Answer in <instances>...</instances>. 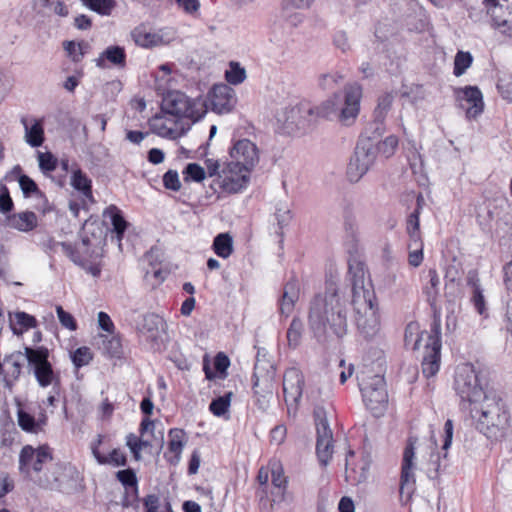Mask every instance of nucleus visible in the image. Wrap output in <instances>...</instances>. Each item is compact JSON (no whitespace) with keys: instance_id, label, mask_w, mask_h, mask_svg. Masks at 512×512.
Returning a JSON list of instances; mask_svg holds the SVG:
<instances>
[{"instance_id":"1","label":"nucleus","mask_w":512,"mask_h":512,"mask_svg":"<svg viewBox=\"0 0 512 512\" xmlns=\"http://www.w3.org/2000/svg\"><path fill=\"white\" fill-rule=\"evenodd\" d=\"M308 323L317 338L324 337L329 332L337 337L346 335L348 329L346 298L336 281L328 280L325 291L311 300Z\"/></svg>"},{"instance_id":"2","label":"nucleus","mask_w":512,"mask_h":512,"mask_svg":"<svg viewBox=\"0 0 512 512\" xmlns=\"http://www.w3.org/2000/svg\"><path fill=\"white\" fill-rule=\"evenodd\" d=\"M348 274L352 285L351 304L360 334L366 339L376 337L380 332V314L372 282L366 276V269L358 260L349 261Z\"/></svg>"},{"instance_id":"3","label":"nucleus","mask_w":512,"mask_h":512,"mask_svg":"<svg viewBox=\"0 0 512 512\" xmlns=\"http://www.w3.org/2000/svg\"><path fill=\"white\" fill-rule=\"evenodd\" d=\"M476 428L487 438L504 439L510 431V415L502 399L491 392L485 399L470 408Z\"/></svg>"},{"instance_id":"4","label":"nucleus","mask_w":512,"mask_h":512,"mask_svg":"<svg viewBox=\"0 0 512 512\" xmlns=\"http://www.w3.org/2000/svg\"><path fill=\"white\" fill-rule=\"evenodd\" d=\"M361 98L362 88L354 83L345 87L343 107H340L342 99L338 94H334L317 107L307 104V129L311 127L314 116L323 118L337 117L343 125L349 126L353 124L360 111Z\"/></svg>"},{"instance_id":"5","label":"nucleus","mask_w":512,"mask_h":512,"mask_svg":"<svg viewBox=\"0 0 512 512\" xmlns=\"http://www.w3.org/2000/svg\"><path fill=\"white\" fill-rule=\"evenodd\" d=\"M454 390L460 397L462 404L468 405L469 410L491 393L483 382L481 372L471 363H463L457 366L454 376Z\"/></svg>"},{"instance_id":"6","label":"nucleus","mask_w":512,"mask_h":512,"mask_svg":"<svg viewBox=\"0 0 512 512\" xmlns=\"http://www.w3.org/2000/svg\"><path fill=\"white\" fill-rule=\"evenodd\" d=\"M161 110L177 118L186 121L190 119L195 122L206 114L207 106L205 100L201 97L192 99L183 92L171 91L164 96Z\"/></svg>"},{"instance_id":"7","label":"nucleus","mask_w":512,"mask_h":512,"mask_svg":"<svg viewBox=\"0 0 512 512\" xmlns=\"http://www.w3.org/2000/svg\"><path fill=\"white\" fill-rule=\"evenodd\" d=\"M25 358L40 387L53 386L55 391L59 384V376L54 372L48 361L49 352L46 348L25 347Z\"/></svg>"},{"instance_id":"8","label":"nucleus","mask_w":512,"mask_h":512,"mask_svg":"<svg viewBox=\"0 0 512 512\" xmlns=\"http://www.w3.org/2000/svg\"><path fill=\"white\" fill-rule=\"evenodd\" d=\"M359 385L366 407L374 416L382 415L388 403V394L383 376H363Z\"/></svg>"},{"instance_id":"9","label":"nucleus","mask_w":512,"mask_h":512,"mask_svg":"<svg viewBox=\"0 0 512 512\" xmlns=\"http://www.w3.org/2000/svg\"><path fill=\"white\" fill-rule=\"evenodd\" d=\"M376 160V150L370 138L358 142L347 166V178L357 183L370 170Z\"/></svg>"},{"instance_id":"10","label":"nucleus","mask_w":512,"mask_h":512,"mask_svg":"<svg viewBox=\"0 0 512 512\" xmlns=\"http://www.w3.org/2000/svg\"><path fill=\"white\" fill-rule=\"evenodd\" d=\"M52 461L51 451L48 447L42 446L37 449L30 445L24 446L19 456V468L22 473L36 481L39 475H42L44 468H46Z\"/></svg>"},{"instance_id":"11","label":"nucleus","mask_w":512,"mask_h":512,"mask_svg":"<svg viewBox=\"0 0 512 512\" xmlns=\"http://www.w3.org/2000/svg\"><path fill=\"white\" fill-rule=\"evenodd\" d=\"M316 426V453L322 466H327L333 454V433L330 429L327 414L323 407L314 410Z\"/></svg>"},{"instance_id":"12","label":"nucleus","mask_w":512,"mask_h":512,"mask_svg":"<svg viewBox=\"0 0 512 512\" xmlns=\"http://www.w3.org/2000/svg\"><path fill=\"white\" fill-rule=\"evenodd\" d=\"M229 157L233 167H242L244 171H253L260 161L258 146L249 139H238L232 142Z\"/></svg>"},{"instance_id":"13","label":"nucleus","mask_w":512,"mask_h":512,"mask_svg":"<svg viewBox=\"0 0 512 512\" xmlns=\"http://www.w3.org/2000/svg\"><path fill=\"white\" fill-rule=\"evenodd\" d=\"M150 125L154 133L168 139L181 137L190 127L188 121L164 112L153 117Z\"/></svg>"},{"instance_id":"14","label":"nucleus","mask_w":512,"mask_h":512,"mask_svg":"<svg viewBox=\"0 0 512 512\" xmlns=\"http://www.w3.org/2000/svg\"><path fill=\"white\" fill-rule=\"evenodd\" d=\"M303 384L304 377L299 369L292 367L286 370L283 377V393L289 412L297 411L303 393Z\"/></svg>"},{"instance_id":"15","label":"nucleus","mask_w":512,"mask_h":512,"mask_svg":"<svg viewBox=\"0 0 512 512\" xmlns=\"http://www.w3.org/2000/svg\"><path fill=\"white\" fill-rule=\"evenodd\" d=\"M416 439L410 437L403 452L402 466H401V494L407 493L411 495L415 488V470H416V453H415Z\"/></svg>"},{"instance_id":"16","label":"nucleus","mask_w":512,"mask_h":512,"mask_svg":"<svg viewBox=\"0 0 512 512\" xmlns=\"http://www.w3.org/2000/svg\"><path fill=\"white\" fill-rule=\"evenodd\" d=\"M251 172L233 167V163L228 162L219 174V185L224 192L238 193L248 185Z\"/></svg>"},{"instance_id":"17","label":"nucleus","mask_w":512,"mask_h":512,"mask_svg":"<svg viewBox=\"0 0 512 512\" xmlns=\"http://www.w3.org/2000/svg\"><path fill=\"white\" fill-rule=\"evenodd\" d=\"M457 100L468 119H476L484 110L483 95L477 86H466L457 91Z\"/></svg>"},{"instance_id":"18","label":"nucleus","mask_w":512,"mask_h":512,"mask_svg":"<svg viewBox=\"0 0 512 512\" xmlns=\"http://www.w3.org/2000/svg\"><path fill=\"white\" fill-rule=\"evenodd\" d=\"M275 371L268 363L257 362L253 373V390L256 396L265 399L273 394Z\"/></svg>"},{"instance_id":"19","label":"nucleus","mask_w":512,"mask_h":512,"mask_svg":"<svg viewBox=\"0 0 512 512\" xmlns=\"http://www.w3.org/2000/svg\"><path fill=\"white\" fill-rule=\"evenodd\" d=\"M426 336L425 352L422 361L423 374L429 378L436 375L440 367L441 342L437 335L424 334Z\"/></svg>"},{"instance_id":"20","label":"nucleus","mask_w":512,"mask_h":512,"mask_svg":"<svg viewBox=\"0 0 512 512\" xmlns=\"http://www.w3.org/2000/svg\"><path fill=\"white\" fill-rule=\"evenodd\" d=\"M24 359L25 353L16 352L5 357L2 364H0V375L2 376L4 387L9 391L12 390L20 377Z\"/></svg>"},{"instance_id":"21","label":"nucleus","mask_w":512,"mask_h":512,"mask_svg":"<svg viewBox=\"0 0 512 512\" xmlns=\"http://www.w3.org/2000/svg\"><path fill=\"white\" fill-rule=\"evenodd\" d=\"M487 14L491 18V25L503 34L512 32V24L509 20L510 12L508 7L498 2V0L484 1Z\"/></svg>"},{"instance_id":"22","label":"nucleus","mask_w":512,"mask_h":512,"mask_svg":"<svg viewBox=\"0 0 512 512\" xmlns=\"http://www.w3.org/2000/svg\"><path fill=\"white\" fill-rule=\"evenodd\" d=\"M212 110L223 114L230 112L236 103L234 91L227 85H216L210 93Z\"/></svg>"},{"instance_id":"23","label":"nucleus","mask_w":512,"mask_h":512,"mask_svg":"<svg viewBox=\"0 0 512 512\" xmlns=\"http://www.w3.org/2000/svg\"><path fill=\"white\" fill-rule=\"evenodd\" d=\"M24 128V140L33 147H40L45 140L44 126L41 119L22 117L20 120Z\"/></svg>"},{"instance_id":"24","label":"nucleus","mask_w":512,"mask_h":512,"mask_svg":"<svg viewBox=\"0 0 512 512\" xmlns=\"http://www.w3.org/2000/svg\"><path fill=\"white\" fill-rule=\"evenodd\" d=\"M131 35L137 45L145 48L160 46L168 43V41L164 39V36L160 32H153L143 25L136 27L132 31Z\"/></svg>"},{"instance_id":"25","label":"nucleus","mask_w":512,"mask_h":512,"mask_svg":"<svg viewBox=\"0 0 512 512\" xmlns=\"http://www.w3.org/2000/svg\"><path fill=\"white\" fill-rule=\"evenodd\" d=\"M7 226L21 232H30L38 225V217L32 211H22L7 216Z\"/></svg>"},{"instance_id":"26","label":"nucleus","mask_w":512,"mask_h":512,"mask_svg":"<svg viewBox=\"0 0 512 512\" xmlns=\"http://www.w3.org/2000/svg\"><path fill=\"white\" fill-rule=\"evenodd\" d=\"M47 472L39 475L36 481L44 488L48 489H59L63 483V475L65 467L58 463H49L46 467Z\"/></svg>"},{"instance_id":"27","label":"nucleus","mask_w":512,"mask_h":512,"mask_svg":"<svg viewBox=\"0 0 512 512\" xmlns=\"http://www.w3.org/2000/svg\"><path fill=\"white\" fill-rule=\"evenodd\" d=\"M106 61L111 65L124 68L126 65V53L123 47L109 46L95 60L97 67L105 68Z\"/></svg>"},{"instance_id":"28","label":"nucleus","mask_w":512,"mask_h":512,"mask_svg":"<svg viewBox=\"0 0 512 512\" xmlns=\"http://www.w3.org/2000/svg\"><path fill=\"white\" fill-rule=\"evenodd\" d=\"M88 247V240L83 239L82 244L78 248H73L71 245L63 244L65 253L71 258V260L82 266L92 276L97 277L100 275L101 269L98 265H87L86 259L80 256V253L86 252Z\"/></svg>"},{"instance_id":"29","label":"nucleus","mask_w":512,"mask_h":512,"mask_svg":"<svg viewBox=\"0 0 512 512\" xmlns=\"http://www.w3.org/2000/svg\"><path fill=\"white\" fill-rule=\"evenodd\" d=\"M299 299V284L296 280L287 282L284 287L282 299L280 302V312L282 315L288 317L293 309L294 305Z\"/></svg>"},{"instance_id":"30","label":"nucleus","mask_w":512,"mask_h":512,"mask_svg":"<svg viewBox=\"0 0 512 512\" xmlns=\"http://www.w3.org/2000/svg\"><path fill=\"white\" fill-rule=\"evenodd\" d=\"M440 276L435 269H429L424 277L423 293L430 305H434L437 301L440 289Z\"/></svg>"},{"instance_id":"31","label":"nucleus","mask_w":512,"mask_h":512,"mask_svg":"<svg viewBox=\"0 0 512 512\" xmlns=\"http://www.w3.org/2000/svg\"><path fill=\"white\" fill-rule=\"evenodd\" d=\"M70 185L83 197L92 200V181L81 169L75 168L72 171Z\"/></svg>"},{"instance_id":"32","label":"nucleus","mask_w":512,"mask_h":512,"mask_svg":"<svg viewBox=\"0 0 512 512\" xmlns=\"http://www.w3.org/2000/svg\"><path fill=\"white\" fill-rule=\"evenodd\" d=\"M165 321L162 317L157 314L149 313L143 317V322L140 330L143 334H146L151 339H157L160 331L165 328Z\"/></svg>"},{"instance_id":"33","label":"nucleus","mask_w":512,"mask_h":512,"mask_svg":"<svg viewBox=\"0 0 512 512\" xmlns=\"http://www.w3.org/2000/svg\"><path fill=\"white\" fill-rule=\"evenodd\" d=\"M306 113V107L288 106L277 114L278 122L282 123L286 128L298 127L301 124V113Z\"/></svg>"},{"instance_id":"34","label":"nucleus","mask_w":512,"mask_h":512,"mask_svg":"<svg viewBox=\"0 0 512 512\" xmlns=\"http://www.w3.org/2000/svg\"><path fill=\"white\" fill-rule=\"evenodd\" d=\"M104 214L110 217L113 231L116 233L117 241L120 246L128 223L122 216L120 209L115 205H110L107 207Z\"/></svg>"},{"instance_id":"35","label":"nucleus","mask_w":512,"mask_h":512,"mask_svg":"<svg viewBox=\"0 0 512 512\" xmlns=\"http://www.w3.org/2000/svg\"><path fill=\"white\" fill-rule=\"evenodd\" d=\"M212 249L217 256L229 258L234 252L232 236L229 233L218 234L213 240Z\"/></svg>"},{"instance_id":"36","label":"nucleus","mask_w":512,"mask_h":512,"mask_svg":"<svg viewBox=\"0 0 512 512\" xmlns=\"http://www.w3.org/2000/svg\"><path fill=\"white\" fill-rule=\"evenodd\" d=\"M423 334H430L426 331H420L417 323H410L405 329V345L410 346L412 350H418L420 343L423 341L426 344V336Z\"/></svg>"},{"instance_id":"37","label":"nucleus","mask_w":512,"mask_h":512,"mask_svg":"<svg viewBox=\"0 0 512 512\" xmlns=\"http://www.w3.org/2000/svg\"><path fill=\"white\" fill-rule=\"evenodd\" d=\"M10 323L14 333H21L22 329L36 326L35 318L25 312H16L14 315H10Z\"/></svg>"},{"instance_id":"38","label":"nucleus","mask_w":512,"mask_h":512,"mask_svg":"<svg viewBox=\"0 0 512 512\" xmlns=\"http://www.w3.org/2000/svg\"><path fill=\"white\" fill-rule=\"evenodd\" d=\"M93 456L99 464H112L114 466H123L126 463V456L119 449H113L108 456L102 455L97 447H93Z\"/></svg>"},{"instance_id":"39","label":"nucleus","mask_w":512,"mask_h":512,"mask_svg":"<svg viewBox=\"0 0 512 512\" xmlns=\"http://www.w3.org/2000/svg\"><path fill=\"white\" fill-rule=\"evenodd\" d=\"M408 250V263L412 267L420 266L424 258L422 238L410 239Z\"/></svg>"},{"instance_id":"40","label":"nucleus","mask_w":512,"mask_h":512,"mask_svg":"<svg viewBox=\"0 0 512 512\" xmlns=\"http://www.w3.org/2000/svg\"><path fill=\"white\" fill-rule=\"evenodd\" d=\"M169 437V452L174 454L175 462H178L184 447V432L180 429H171L169 431Z\"/></svg>"},{"instance_id":"41","label":"nucleus","mask_w":512,"mask_h":512,"mask_svg":"<svg viewBox=\"0 0 512 512\" xmlns=\"http://www.w3.org/2000/svg\"><path fill=\"white\" fill-rule=\"evenodd\" d=\"M83 5L90 10L102 15L109 16L116 6V0H81Z\"/></svg>"},{"instance_id":"42","label":"nucleus","mask_w":512,"mask_h":512,"mask_svg":"<svg viewBox=\"0 0 512 512\" xmlns=\"http://www.w3.org/2000/svg\"><path fill=\"white\" fill-rule=\"evenodd\" d=\"M303 332V323L300 318L294 317L288 330H287V341L291 348H297L301 343Z\"/></svg>"},{"instance_id":"43","label":"nucleus","mask_w":512,"mask_h":512,"mask_svg":"<svg viewBox=\"0 0 512 512\" xmlns=\"http://www.w3.org/2000/svg\"><path fill=\"white\" fill-rule=\"evenodd\" d=\"M471 284L473 287L471 302L473 303L474 308L480 315L487 317L488 313H487L486 301H485V297L483 294V289L481 288V286L479 284V280H473L471 282Z\"/></svg>"},{"instance_id":"44","label":"nucleus","mask_w":512,"mask_h":512,"mask_svg":"<svg viewBox=\"0 0 512 512\" xmlns=\"http://www.w3.org/2000/svg\"><path fill=\"white\" fill-rule=\"evenodd\" d=\"M394 94L393 93H384L381 96H379L377 101V106L374 110V118L378 119L380 121H385L386 116L391 109L392 103L394 101Z\"/></svg>"},{"instance_id":"45","label":"nucleus","mask_w":512,"mask_h":512,"mask_svg":"<svg viewBox=\"0 0 512 512\" xmlns=\"http://www.w3.org/2000/svg\"><path fill=\"white\" fill-rule=\"evenodd\" d=\"M17 422L25 432L36 433L40 429V423L36 422L35 418L22 408L17 410Z\"/></svg>"},{"instance_id":"46","label":"nucleus","mask_w":512,"mask_h":512,"mask_svg":"<svg viewBox=\"0 0 512 512\" xmlns=\"http://www.w3.org/2000/svg\"><path fill=\"white\" fill-rule=\"evenodd\" d=\"M143 437L144 436L138 437L133 433L126 436V445L136 460H140V453L144 448L151 446V443Z\"/></svg>"},{"instance_id":"47","label":"nucleus","mask_w":512,"mask_h":512,"mask_svg":"<svg viewBox=\"0 0 512 512\" xmlns=\"http://www.w3.org/2000/svg\"><path fill=\"white\" fill-rule=\"evenodd\" d=\"M473 56L470 52L458 51L454 58L453 73L456 77L463 75L472 65Z\"/></svg>"},{"instance_id":"48","label":"nucleus","mask_w":512,"mask_h":512,"mask_svg":"<svg viewBox=\"0 0 512 512\" xmlns=\"http://www.w3.org/2000/svg\"><path fill=\"white\" fill-rule=\"evenodd\" d=\"M225 78L228 83L238 85L246 79V71L237 62H231L229 69L225 72Z\"/></svg>"},{"instance_id":"49","label":"nucleus","mask_w":512,"mask_h":512,"mask_svg":"<svg viewBox=\"0 0 512 512\" xmlns=\"http://www.w3.org/2000/svg\"><path fill=\"white\" fill-rule=\"evenodd\" d=\"M232 392L214 399L209 406L210 411L217 417L223 416L228 412L231 404Z\"/></svg>"},{"instance_id":"50","label":"nucleus","mask_w":512,"mask_h":512,"mask_svg":"<svg viewBox=\"0 0 512 512\" xmlns=\"http://www.w3.org/2000/svg\"><path fill=\"white\" fill-rule=\"evenodd\" d=\"M37 157L39 168L44 174L56 169L58 160L51 152H38Z\"/></svg>"},{"instance_id":"51","label":"nucleus","mask_w":512,"mask_h":512,"mask_svg":"<svg viewBox=\"0 0 512 512\" xmlns=\"http://www.w3.org/2000/svg\"><path fill=\"white\" fill-rule=\"evenodd\" d=\"M185 181L201 182L205 179L206 172L203 167L197 163H189L183 171Z\"/></svg>"},{"instance_id":"52","label":"nucleus","mask_w":512,"mask_h":512,"mask_svg":"<svg viewBox=\"0 0 512 512\" xmlns=\"http://www.w3.org/2000/svg\"><path fill=\"white\" fill-rule=\"evenodd\" d=\"M497 89L504 100L512 102V75L500 77L497 83Z\"/></svg>"},{"instance_id":"53","label":"nucleus","mask_w":512,"mask_h":512,"mask_svg":"<svg viewBox=\"0 0 512 512\" xmlns=\"http://www.w3.org/2000/svg\"><path fill=\"white\" fill-rule=\"evenodd\" d=\"M72 362L76 367L88 365L92 360V353L88 347H80L76 349L72 356Z\"/></svg>"},{"instance_id":"54","label":"nucleus","mask_w":512,"mask_h":512,"mask_svg":"<svg viewBox=\"0 0 512 512\" xmlns=\"http://www.w3.org/2000/svg\"><path fill=\"white\" fill-rule=\"evenodd\" d=\"M398 147V138L394 135L386 137L378 144L379 152L386 158L391 157Z\"/></svg>"},{"instance_id":"55","label":"nucleus","mask_w":512,"mask_h":512,"mask_svg":"<svg viewBox=\"0 0 512 512\" xmlns=\"http://www.w3.org/2000/svg\"><path fill=\"white\" fill-rule=\"evenodd\" d=\"M103 348L104 350L111 356H115L120 353L121 349V342L118 336H115L114 334L103 336Z\"/></svg>"},{"instance_id":"56","label":"nucleus","mask_w":512,"mask_h":512,"mask_svg":"<svg viewBox=\"0 0 512 512\" xmlns=\"http://www.w3.org/2000/svg\"><path fill=\"white\" fill-rule=\"evenodd\" d=\"M56 313L60 324L70 330L75 331L77 329V323L72 314L66 312L62 306H56Z\"/></svg>"},{"instance_id":"57","label":"nucleus","mask_w":512,"mask_h":512,"mask_svg":"<svg viewBox=\"0 0 512 512\" xmlns=\"http://www.w3.org/2000/svg\"><path fill=\"white\" fill-rule=\"evenodd\" d=\"M14 203L10 197L9 190L6 186L0 187V213L6 218L9 213L13 210Z\"/></svg>"},{"instance_id":"58","label":"nucleus","mask_w":512,"mask_h":512,"mask_svg":"<svg viewBox=\"0 0 512 512\" xmlns=\"http://www.w3.org/2000/svg\"><path fill=\"white\" fill-rule=\"evenodd\" d=\"M419 210L415 209L413 213L408 217L407 220V232L410 239L421 238L420 234V222H419Z\"/></svg>"},{"instance_id":"59","label":"nucleus","mask_w":512,"mask_h":512,"mask_svg":"<svg viewBox=\"0 0 512 512\" xmlns=\"http://www.w3.org/2000/svg\"><path fill=\"white\" fill-rule=\"evenodd\" d=\"M333 45L339 49L342 53L351 51L352 44L345 31H337L333 36Z\"/></svg>"},{"instance_id":"60","label":"nucleus","mask_w":512,"mask_h":512,"mask_svg":"<svg viewBox=\"0 0 512 512\" xmlns=\"http://www.w3.org/2000/svg\"><path fill=\"white\" fill-rule=\"evenodd\" d=\"M271 476H272V484L279 488V489H285L287 484V479L284 475L283 468L279 464H273L271 469Z\"/></svg>"},{"instance_id":"61","label":"nucleus","mask_w":512,"mask_h":512,"mask_svg":"<svg viewBox=\"0 0 512 512\" xmlns=\"http://www.w3.org/2000/svg\"><path fill=\"white\" fill-rule=\"evenodd\" d=\"M163 184L166 189L179 191L181 182L178 173L174 170H168L163 176Z\"/></svg>"},{"instance_id":"62","label":"nucleus","mask_w":512,"mask_h":512,"mask_svg":"<svg viewBox=\"0 0 512 512\" xmlns=\"http://www.w3.org/2000/svg\"><path fill=\"white\" fill-rule=\"evenodd\" d=\"M143 503L146 512H168L165 507L161 506L160 498L155 494L147 495Z\"/></svg>"},{"instance_id":"63","label":"nucleus","mask_w":512,"mask_h":512,"mask_svg":"<svg viewBox=\"0 0 512 512\" xmlns=\"http://www.w3.org/2000/svg\"><path fill=\"white\" fill-rule=\"evenodd\" d=\"M341 77L337 73L323 74L319 78V86L324 90H331L335 88Z\"/></svg>"},{"instance_id":"64","label":"nucleus","mask_w":512,"mask_h":512,"mask_svg":"<svg viewBox=\"0 0 512 512\" xmlns=\"http://www.w3.org/2000/svg\"><path fill=\"white\" fill-rule=\"evenodd\" d=\"M98 326L101 330L107 332L109 335L114 334L115 326L113 321L111 320L110 316L101 311L98 313L97 316Z\"/></svg>"}]
</instances>
